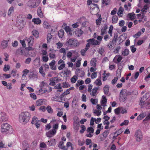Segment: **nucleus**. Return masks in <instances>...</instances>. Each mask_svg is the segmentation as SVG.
<instances>
[{
  "label": "nucleus",
  "instance_id": "obj_1",
  "mask_svg": "<svg viewBox=\"0 0 150 150\" xmlns=\"http://www.w3.org/2000/svg\"><path fill=\"white\" fill-rule=\"evenodd\" d=\"M30 118V115L28 112H22L19 116V121L23 124H25L29 120Z\"/></svg>",
  "mask_w": 150,
  "mask_h": 150
},
{
  "label": "nucleus",
  "instance_id": "obj_2",
  "mask_svg": "<svg viewBox=\"0 0 150 150\" xmlns=\"http://www.w3.org/2000/svg\"><path fill=\"white\" fill-rule=\"evenodd\" d=\"M65 44L68 47L73 48L78 47L80 43L76 39L71 38L67 39Z\"/></svg>",
  "mask_w": 150,
  "mask_h": 150
},
{
  "label": "nucleus",
  "instance_id": "obj_3",
  "mask_svg": "<svg viewBox=\"0 0 150 150\" xmlns=\"http://www.w3.org/2000/svg\"><path fill=\"white\" fill-rule=\"evenodd\" d=\"M129 92L126 89H122L119 93V100L121 102H124L127 98V96L129 94Z\"/></svg>",
  "mask_w": 150,
  "mask_h": 150
},
{
  "label": "nucleus",
  "instance_id": "obj_4",
  "mask_svg": "<svg viewBox=\"0 0 150 150\" xmlns=\"http://www.w3.org/2000/svg\"><path fill=\"white\" fill-rule=\"evenodd\" d=\"M1 131L2 132H8L9 134H11L13 132V129L9 125L5 123L2 125Z\"/></svg>",
  "mask_w": 150,
  "mask_h": 150
},
{
  "label": "nucleus",
  "instance_id": "obj_5",
  "mask_svg": "<svg viewBox=\"0 0 150 150\" xmlns=\"http://www.w3.org/2000/svg\"><path fill=\"white\" fill-rule=\"evenodd\" d=\"M40 1V0H30L27 3V5L32 8H35L39 5Z\"/></svg>",
  "mask_w": 150,
  "mask_h": 150
},
{
  "label": "nucleus",
  "instance_id": "obj_6",
  "mask_svg": "<svg viewBox=\"0 0 150 150\" xmlns=\"http://www.w3.org/2000/svg\"><path fill=\"white\" fill-rule=\"evenodd\" d=\"M135 136L136 137V140L137 141L140 142L142 139L143 136L142 133L140 130H138L136 131Z\"/></svg>",
  "mask_w": 150,
  "mask_h": 150
},
{
  "label": "nucleus",
  "instance_id": "obj_7",
  "mask_svg": "<svg viewBox=\"0 0 150 150\" xmlns=\"http://www.w3.org/2000/svg\"><path fill=\"white\" fill-rule=\"evenodd\" d=\"M86 42L88 43H91L92 45H99L100 43V42L95 40L94 38H92L87 40Z\"/></svg>",
  "mask_w": 150,
  "mask_h": 150
},
{
  "label": "nucleus",
  "instance_id": "obj_8",
  "mask_svg": "<svg viewBox=\"0 0 150 150\" xmlns=\"http://www.w3.org/2000/svg\"><path fill=\"white\" fill-rule=\"evenodd\" d=\"M28 77L30 79L37 80L38 77V73L34 71H31Z\"/></svg>",
  "mask_w": 150,
  "mask_h": 150
},
{
  "label": "nucleus",
  "instance_id": "obj_9",
  "mask_svg": "<svg viewBox=\"0 0 150 150\" xmlns=\"http://www.w3.org/2000/svg\"><path fill=\"white\" fill-rule=\"evenodd\" d=\"M9 40H3L1 42V48L2 49H4L6 48L9 46Z\"/></svg>",
  "mask_w": 150,
  "mask_h": 150
},
{
  "label": "nucleus",
  "instance_id": "obj_10",
  "mask_svg": "<svg viewBox=\"0 0 150 150\" xmlns=\"http://www.w3.org/2000/svg\"><path fill=\"white\" fill-rule=\"evenodd\" d=\"M8 120V117L5 113H0V122L6 121Z\"/></svg>",
  "mask_w": 150,
  "mask_h": 150
},
{
  "label": "nucleus",
  "instance_id": "obj_11",
  "mask_svg": "<svg viewBox=\"0 0 150 150\" xmlns=\"http://www.w3.org/2000/svg\"><path fill=\"white\" fill-rule=\"evenodd\" d=\"M56 134V131L54 129H52L46 133V136L49 137H52L55 135Z\"/></svg>",
  "mask_w": 150,
  "mask_h": 150
},
{
  "label": "nucleus",
  "instance_id": "obj_12",
  "mask_svg": "<svg viewBox=\"0 0 150 150\" xmlns=\"http://www.w3.org/2000/svg\"><path fill=\"white\" fill-rule=\"evenodd\" d=\"M25 40H27L29 46H32L34 42V39L33 36H30L29 38H26Z\"/></svg>",
  "mask_w": 150,
  "mask_h": 150
},
{
  "label": "nucleus",
  "instance_id": "obj_13",
  "mask_svg": "<svg viewBox=\"0 0 150 150\" xmlns=\"http://www.w3.org/2000/svg\"><path fill=\"white\" fill-rule=\"evenodd\" d=\"M100 88V87L98 86L97 87H95L92 90L91 93H90V94L93 96H96L97 94V91Z\"/></svg>",
  "mask_w": 150,
  "mask_h": 150
},
{
  "label": "nucleus",
  "instance_id": "obj_14",
  "mask_svg": "<svg viewBox=\"0 0 150 150\" xmlns=\"http://www.w3.org/2000/svg\"><path fill=\"white\" fill-rule=\"evenodd\" d=\"M92 7H93L91 8L90 9L92 15H95L97 13H93V11L95 9L97 10L98 9L99 7L96 4H92Z\"/></svg>",
  "mask_w": 150,
  "mask_h": 150
},
{
  "label": "nucleus",
  "instance_id": "obj_15",
  "mask_svg": "<svg viewBox=\"0 0 150 150\" xmlns=\"http://www.w3.org/2000/svg\"><path fill=\"white\" fill-rule=\"evenodd\" d=\"M56 140L54 139H51L47 141V144L49 146H54L56 144Z\"/></svg>",
  "mask_w": 150,
  "mask_h": 150
},
{
  "label": "nucleus",
  "instance_id": "obj_16",
  "mask_svg": "<svg viewBox=\"0 0 150 150\" xmlns=\"http://www.w3.org/2000/svg\"><path fill=\"white\" fill-rule=\"evenodd\" d=\"M108 28L107 25L105 24L104 26L102 28L101 30V33L100 35H103L107 33V29Z\"/></svg>",
  "mask_w": 150,
  "mask_h": 150
},
{
  "label": "nucleus",
  "instance_id": "obj_17",
  "mask_svg": "<svg viewBox=\"0 0 150 150\" xmlns=\"http://www.w3.org/2000/svg\"><path fill=\"white\" fill-rule=\"evenodd\" d=\"M55 61L54 60H53L49 63V65L50 67V68L52 70H56V67L55 66Z\"/></svg>",
  "mask_w": 150,
  "mask_h": 150
},
{
  "label": "nucleus",
  "instance_id": "obj_18",
  "mask_svg": "<svg viewBox=\"0 0 150 150\" xmlns=\"http://www.w3.org/2000/svg\"><path fill=\"white\" fill-rule=\"evenodd\" d=\"M83 32L80 29H77L75 31V33L76 36L80 37L83 34Z\"/></svg>",
  "mask_w": 150,
  "mask_h": 150
},
{
  "label": "nucleus",
  "instance_id": "obj_19",
  "mask_svg": "<svg viewBox=\"0 0 150 150\" xmlns=\"http://www.w3.org/2000/svg\"><path fill=\"white\" fill-rule=\"evenodd\" d=\"M57 80V79L56 77L52 78L50 79V82L49 84V85L53 86H54L55 85V81Z\"/></svg>",
  "mask_w": 150,
  "mask_h": 150
},
{
  "label": "nucleus",
  "instance_id": "obj_20",
  "mask_svg": "<svg viewBox=\"0 0 150 150\" xmlns=\"http://www.w3.org/2000/svg\"><path fill=\"white\" fill-rule=\"evenodd\" d=\"M45 100L44 99H40L38 100L36 103V106H40L42 105L43 102L44 101H45Z\"/></svg>",
  "mask_w": 150,
  "mask_h": 150
},
{
  "label": "nucleus",
  "instance_id": "obj_21",
  "mask_svg": "<svg viewBox=\"0 0 150 150\" xmlns=\"http://www.w3.org/2000/svg\"><path fill=\"white\" fill-rule=\"evenodd\" d=\"M37 13L38 16H39L41 18L43 17V14L41 8V7H39L38 8L37 11Z\"/></svg>",
  "mask_w": 150,
  "mask_h": 150
},
{
  "label": "nucleus",
  "instance_id": "obj_22",
  "mask_svg": "<svg viewBox=\"0 0 150 150\" xmlns=\"http://www.w3.org/2000/svg\"><path fill=\"white\" fill-rule=\"evenodd\" d=\"M127 17L129 18L130 20H132L136 18L135 14L133 12L129 13L127 15Z\"/></svg>",
  "mask_w": 150,
  "mask_h": 150
},
{
  "label": "nucleus",
  "instance_id": "obj_23",
  "mask_svg": "<svg viewBox=\"0 0 150 150\" xmlns=\"http://www.w3.org/2000/svg\"><path fill=\"white\" fill-rule=\"evenodd\" d=\"M40 88L38 92V94H42L47 91V90L43 87H40Z\"/></svg>",
  "mask_w": 150,
  "mask_h": 150
},
{
  "label": "nucleus",
  "instance_id": "obj_24",
  "mask_svg": "<svg viewBox=\"0 0 150 150\" xmlns=\"http://www.w3.org/2000/svg\"><path fill=\"white\" fill-rule=\"evenodd\" d=\"M32 21L34 22L35 24L38 25L41 23V20L39 18H33Z\"/></svg>",
  "mask_w": 150,
  "mask_h": 150
},
{
  "label": "nucleus",
  "instance_id": "obj_25",
  "mask_svg": "<svg viewBox=\"0 0 150 150\" xmlns=\"http://www.w3.org/2000/svg\"><path fill=\"white\" fill-rule=\"evenodd\" d=\"M109 86L108 85L105 86L103 88L104 92L105 94L107 95L109 93Z\"/></svg>",
  "mask_w": 150,
  "mask_h": 150
},
{
  "label": "nucleus",
  "instance_id": "obj_26",
  "mask_svg": "<svg viewBox=\"0 0 150 150\" xmlns=\"http://www.w3.org/2000/svg\"><path fill=\"white\" fill-rule=\"evenodd\" d=\"M101 76H100V78L97 79L94 82V83H96L97 86H100L102 85V83L100 80Z\"/></svg>",
  "mask_w": 150,
  "mask_h": 150
},
{
  "label": "nucleus",
  "instance_id": "obj_27",
  "mask_svg": "<svg viewBox=\"0 0 150 150\" xmlns=\"http://www.w3.org/2000/svg\"><path fill=\"white\" fill-rule=\"evenodd\" d=\"M14 10V8L13 6H11L9 9L8 10V15L10 16H11V14L13 13Z\"/></svg>",
  "mask_w": 150,
  "mask_h": 150
},
{
  "label": "nucleus",
  "instance_id": "obj_28",
  "mask_svg": "<svg viewBox=\"0 0 150 150\" xmlns=\"http://www.w3.org/2000/svg\"><path fill=\"white\" fill-rule=\"evenodd\" d=\"M32 34L36 38H38L39 35L38 32L36 30H33L32 32Z\"/></svg>",
  "mask_w": 150,
  "mask_h": 150
},
{
  "label": "nucleus",
  "instance_id": "obj_29",
  "mask_svg": "<svg viewBox=\"0 0 150 150\" xmlns=\"http://www.w3.org/2000/svg\"><path fill=\"white\" fill-rule=\"evenodd\" d=\"M64 31L63 30H59L58 33V35L60 38H62L64 34Z\"/></svg>",
  "mask_w": 150,
  "mask_h": 150
},
{
  "label": "nucleus",
  "instance_id": "obj_30",
  "mask_svg": "<svg viewBox=\"0 0 150 150\" xmlns=\"http://www.w3.org/2000/svg\"><path fill=\"white\" fill-rule=\"evenodd\" d=\"M40 120L38 119V118L35 116H34L32 119L31 123L32 124H34L36 122H39Z\"/></svg>",
  "mask_w": 150,
  "mask_h": 150
},
{
  "label": "nucleus",
  "instance_id": "obj_31",
  "mask_svg": "<svg viewBox=\"0 0 150 150\" xmlns=\"http://www.w3.org/2000/svg\"><path fill=\"white\" fill-rule=\"evenodd\" d=\"M43 26L46 29H48L50 27V25L48 22L45 21H44L43 24Z\"/></svg>",
  "mask_w": 150,
  "mask_h": 150
},
{
  "label": "nucleus",
  "instance_id": "obj_32",
  "mask_svg": "<svg viewBox=\"0 0 150 150\" xmlns=\"http://www.w3.org/2000/svg\"><path fill=\"white\" fill-rule=\"evenodd\" d=\"M129 53V51L128 49H126L125 50L122 51V55L124 56H126L128 55Z\"/></svg>",
  "mask_w": 150,
  "mask_h": 150
},
{
  "label": "nucleus",
  "instance_id": "obj_33",
  "mask_svg": "<svg viewBox=\"0 0 150 150\" xmlns=\"http://www.w3.org/2000/svg\"><path fill=\"white\" fill-rule=\"evenodd\" d=\"M118 17L117 16H114L112 17V23L113 24L117 22Z\"/></svg>",
  "mask_w": 150,
  "mask_h": 150
},
{
  "label": "nucleus",
  "instance_id": "obj_34",
  "mask_svg": "<svg viewBox=\"0 0 150 150\" xmlns=\"http://www.w3.org/2000/svg\"><path fill=\"white\" fill-rule=\"evenodd\" d=\"M96 60L95 58H93L91 61V65L93 67H96Z\"/></svg>",
  "mask_w": 150,
  "mask_h": 150
},
{
  "label": "nucleus",
  "instance_id": "obj_35",
  "mask_svg": "<svg viewBox=\"0 0 150 150\" xmlns=\"http://www.w3.org/2000/svg\"><path fill=\"white\" fill-rule=\"evenodd\" d=\"M40 73L42 75L43 77L45 76V73L43 70V68L42 67H41L39 69Z\"/></svg>",
  "mask_w": 150,
  "mask_h": 150
},
{
  "label": "nucleus",
  "instance_id": "obj_36",
  "mask_svg": "<svg viewBox=\"0 0 150 150\" xmlns=\"http://www.w3.org/2000/svg\"><path fill=\"white\" fill-rule=\"evenodd\" d=\"M86 131L88 133L93 134L94 132V129L92 127H88L87 128Z\"/></svg>",
  "mask_w": 150,
  "mask_h": 150
},
{
  "label": "nucleus",
  "instance_id": "obj_37",
  "mask_svg": "<svg viewBox=\"0 0 150 150\" xmlns=\"http://www.w3.org/2000/svg\"><path fill=\"white\" fill-rule=\"evenodd\" d=\"M145 116V115L143 113L140 114L137 117V120H142Z\"/></svg>",
  "mask_w": 150,
  "mask_h": 150
},
{
  "label": "nucleus",
  "instance_id": "obj_38",
  "mask_svg": "<svg viewBox=\"0 0 150 150\" xmlns=\"http://www.w3.org/2000/svg\"><path fill=\"white\" fill-rule=\"evenodd\" d=\"M29 72V71L27 69H25L23 71L22 77L26 76L28 74Z\"/></svg>",
  "mask_w": 150,
  "mask_h": 150
},
{
  "label": "nucleus",
  "instance_id": "obj_39",
  "mask_svg": "<svg viewBox=\"0 0 150 150\" xmlns=\"http://www.w3.org/2000/svg\"><path fill=\"white\" fill-rule=\"evenodd\" d=\"M124 11L123 8L122 7H120L117 13L118 15H120L122 14H123V11Z\"/></svg>",
  "mask_w": 150,
  "mask_h": 150
},
{
  "label": "nucleus",
  "instance_id": "obj_40",
  "mask_svg": "<svg viewBox=\"0 0 150 150\" xmlns=\"http://www.w3.org/2000/svg\"><path fill=\"white\" fill-rule=\"evenodd\" d=\"M52 38V35H51V33H48L47 35V43L50 42L51 39Z\"/></svg>",
  "mask_w": 150,
  "mask_h": 150
},
{
  "label": "nucleus",
  "instance_id": "obj_41",
  "mask_svg": "<svg viewBox=\"0 0 150 150\" xmlns=\"http://www.w3.org/2000/svg\"><path fill=\"white\" fill-rule=\"evenodd\" d=\"M80 127L81 129L80 131L79 132L83 134L86 130V127L83 125H81Z\"/></svg>",
  "mask_w": 150,
  "mask_h": 150
},
{
  "label": "nucleus",
  "instance_id": "obj_42",
  "mask_svg": "<svg viewBox=\"0 0 150 150\" xmlns=\"http://www.w3.org/2000/svg\"><path fill=\"white\" fill-rule=\"evenodd\" d=\"M46 109L48 113H52L53 111L50 106L48 105Z\"/></svg>",
  "mask_w": 150,
  "mask_h": 150
},
{
  "label": "nucleus",
  "instance_id": "obj_43",
  "mask_svg": "<svg viewBox=\"0 0 150 150\" xmlns=\"http://www.w3.org/2000/svg\"><path fill=\"white\" fill-rule=\"evenodd\" d=\"M102 20V18L100 16L96 20V23L97 25H100L101 23V21Z\"/></svg>",
  "mask_w": 150,
  "mask_h": 150
},
{
  "label": "nucleus",
  "instance_id": "obj_44",
  "mask_svg": "<svg viewBox=\"0 0 150 150\" xmlns=\"http://www.w3.org/2000/svg\"><path fill=\"white\" fill-rule=\"evenodd\" d=\"M76 71L77 73L79 72L81 73L80 76L81 77H82L84 76L85 73L83 71L80 70V69H76Z\"/></svg>",
  "mask_w": 150,
  "mask_h": 150
},
{
  "label": "nucleus",
  "instance_id": "obj_45",
  "mask_svg": "<svg viewBox=\"0 0 150 150\" xmlns=\"http://www.w3.org/2000/svg\"><path fill=\"white\" fill-rule=\"evenodd\" d=\"M59 127V124L58 123H56L53 125L52 126L53 129H54L57 132V130L58 129Z\"/></svg>",
  "mask_w": 150,
  "mask_h": 150
},
{
  "label": "nucleus",
  "instance_id": "obj_46",
  "mask_svg": "<svg viewBox=\"0 0 150 150\" xmlns=\"http://www.w3.org/2000/svg\"><path fill=\"white\" fill-rule=\"evenodd\" d=\"M77 78L75 76H73L71 79V81L72 83H74L77 80Z\"/></svg>",
  "mask_w": 150,
  "mask_h": 150
},
{
  "label": "nucleus",
  "instance_id": "obj_47",
  "mask_svg": "<svg viewBox=\"0 0 150 150\" xmlns=\"http://www.w3.org/2000/svg\"><path fill=\"white\" fill-rule=\"evenodd\" d=\"M90 101L93 104L96 105L97 103L98 100L96 99H94L92 98L91 99Z\"/></svg>",
  "mask_w": 150,
  "mask_h": 150
},
{
  "label": "nucleus",
  "instance_id": "obj_48",
  "mask_svg": "<svg viewBox=\"0 0 150 150\" xmlns=\"http://www.w3.org/2000/svg\"><path fill=\"white\" fill-rule=\"evenodd\" d=\"M118 38V35H117V34H115L114 37H113V40L112 41H111L113 43H115L116 42L117 38Z\"/></svg>",
  "mask_w": 150,
  "mask_h": 150
},
{
  "label": "nucleus",
  "instance_id": "obj_49",
  "mask_svg": "<svg viewBox=\"0 0 150 150\" xmlns=\"http://www.w3.org/2000/svg\"><path fill=\"white\" fill-rule=\"evenodd\" d=\"M109 133V131L108 130L105 131L103 133V136L105 138H106Z\"/></svg>",
  "mask_w": 150,
  "mask_h": 150
},
{
  "label": "nucleus",
  "instance_id": "obj_50",
  "mask_svg": "<svg viewBox=\"0 0 150 150\" xmlns=\"http://www.w3.org/2000/svg\"><path fill=\"white\" fill-rule=\"evenodd\" d=\"M115 113L116 115H119L120 112V107H118L114 110Z\"/></svg>",
  "mask_w": 150,
  "mask_h": 150
},
{
  "label": "nucleus",
  "instance_id": "obj_51",
  "mask_svg": "<svg viewBox=\"0 0 150 150\" xmlns=\"http://www.w3.org/2000/svg\"><path fill=\"white\" fill-rule=\"evenodd\" d=\"M54 88L55 89H62L61 84L60 83H58L57 85L54 86Z\"/></svg>",
  "mask_w": 150,
  "mask_h": 150
},
{
  "label": "nucleus",
  "instance_id": "obj_52",
  "mask_svg": "<svg viewBox=\"0 0 150 150\" xmlns=\"http://www.w3.org/2000/svg\"><path fill=\"white\" fill-rule=\"evenodd\" d=\"M129 123V121L127 120H125L124 121V122L120 124V126H123L124 125H127Z\"/></svg>",
  "mask_w": 150,
  "mask_h": 150
},
{
  "label": "nucleus",
  "instance_id": "obj_53",
  "mask_svg": "<svg viewBox=\"0 0 150 150\" xmlns=\"http://www.w3.org/2000/svg\"><path fill=\"white\" fill-rule=\"evenodd\" d=\"M10 68V67L9 65H7L6 66V65H5L4 67V71H6L9 70Z\"/></svg>",
  "mask_w": 150,
  "mask_h": 150
},
{
  "label": "nucleus",
  "instance_id": "obj_54",
  "mask_svg": "<svg viewBox=\"0 0 150 150\" xmlns=\"http://www.w3.org/2000/svg\"><path fill=\"white\" fill-rule=\"evenodd\" d=\"M117 78H116V77H114L113 79L111 81V83L112 85H114L116 84L117 81L118 80Z\"/></svg>",
  "mask_w": 150,
  "mask_h": 150
},
{
  "label": "nucleus",
  "instance_id": "obj_55",
  "mask_svg": "<svg viewBox=\"0 0 150 150\" xmlns=\"http://www.w3.org/2000/svg\"><path fill=\"white\" fill-rule=\"evenodd\" d=\"M48 57L47 55L45 56H43L42 57V60L43 61L45 62H47L48 60Z\"/></svg>",
  "mask_w": 150,
  "mask_h": 150
},
{
  "label": "nucleus",
  "instance_id": "obj_56",
  "mask_svg": "<svg viewBox=\"0 0 150 150\" xmlns=\"http://www.w3.org/2000/svg\"><path fill=\"white\" fill-rule=\"evenodd\" d=\"M70 86V85L68 83L63 82V83L62 87L63 88H67Z\"/></svg>",
  "mask_w": 150,
  "mask_h": 150
},
{
  "label": "nucleus",
  "instance_id": "obj_57",
  "mask_svg": "<svg viewBox=\"0 0 150 150\" xmlns=\"http://www.w3.org/2000/svg\"><path fill=\"white\" fill-rule=\"evenodd\" d=\"M117 9L116 8H114L113 10H112L111 13L110 14L111 15H114L115 14H116L117 13Z\"/></svg>",
  "mask_w": 150,
  "mask_h": 150
},
{
  "label": "nucleus",
  "instance_id": "obj_58",
  "mask_svg": "<svg viewBox=\"0 0 150 150\" xmlns=\"http://www.w3.org/2000/svg\"><path fill=\"white\" fill-rule=\"evenodd\" d=\"M40 146L42 148H46L47 146L46 144L43 142L40 144Z\"/></svg>",
  "mask_w": 150,
  "mask_h": 150
},
{
  "label": "nucleus",
  "instance_id": "obj_59",
  "mask_svg": "<svg viewBox=\"0 0 150 150\" xmlns=\"http://www.w3.org/2000/svg\"><path fill=\"white\" fill-rule=\"evenodd\" d=\"M18 42L16 40L14 41L12 43V46L15 47H16L18 45Z\"/></svg>",
  "mask_w": 150,
  "mask_h": 150
},
{
  "label": "nucleus",
  "instance_id": "obj_60",
  "mask_svg": "<svg viewBox=\"0 0 150 150\" xmlns=\"http://www.w3.org/2000/svg\"><path fill=\"white\" fill-rule=\"evenodd\" d=\"M113 44L114 43L112 42L111 41H110L107 45V46L110 49H111L113 47L112 45H113Z\"/></svg>",
  "mask_w": 150,
  "mask_h": 150
},
{
  "label": "nucleus",
  "instance_id": "obj_61",
  "mask_svg": "<svg viewBox=\"0 0 150 150\" xmlns=\"http://www.w3.org/2000/svg\"><path fill=\"white\" fill-rule=\"evenodd\" d=\"M141 34V33L140 31L138 32L137 33L134 35L133 36L134 38H137L139 36H140Z\"/></svg>",
  "mask_w": 150,
  "mask_h": 150
},
{
  "label": "nucleus",
  "instance_id": "obj_62",
  "mask_svg": "<svg viewBox=\"0 0 150 150\" xmlns=\"http://www.w3.org/2000/svg\"><path fill=\"white\" fill-rule=\"evenodd\" d=\"M30 97L34 100L37 99L36 95L34 93H31L30 94Z\"/></svg>",
  "mask_w": 150,
  "mask_h": 150
},
{
  "label": "nucleus",
  "instance_id": "obj_63",
  "mask_svg": "<svg viewBox=\"0 0 150 150\" xmlns=\"http://www.w3.org/2000/svg\"><path fill=\"white\" fill-rule=\"evenodd\" d=\"M65 64L64 63H62L58 67V69L59 70L62 69L65 67Z\"/></svg>",
  "mask_w": 150,
  "mask_h": 150
},
{
  "label": "nucleus",
  "instance_id": "obj_64",
  "mask_svg": "<svg viewBox=\"0 0 150 150\" xmlns=\"http://www.w3.org/2000/svg\"><path fill=\"white\" fill-rule=\"evenodd\" d=\"M130 48L131 49V51L132 53H134L136 50V48L134 47V45H132L130 46Z\"/></svg>",
  "mask_w": 150,
  "mask_h": 150
}]
</instances>
